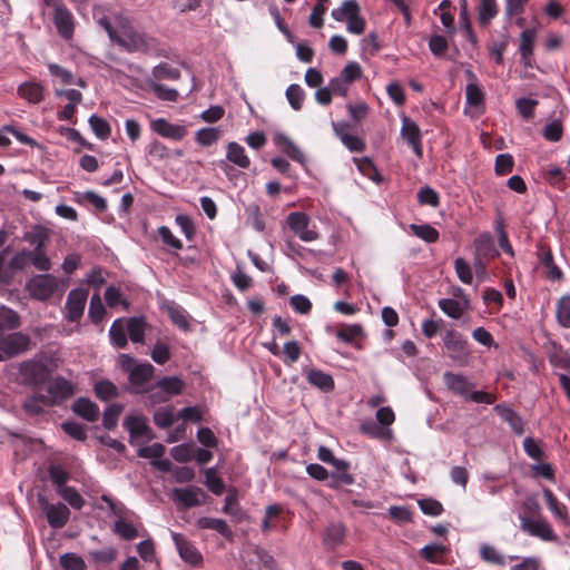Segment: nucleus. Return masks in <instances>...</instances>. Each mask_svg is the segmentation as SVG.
I'll return each mask as SVG.
<instances>
[{"label":"nucleus","mask_w":570,"mask_h":570,"mask_svg":"<svg viewBox=\"0 0 570 570\" xmlns=\"http://www.w3.org/2000/svg\"><path fill=\"white\" fill-rule=\"evenodd\" d=\"M18 94L21 98L31 104H39L43 100V87L37 82H24L19 86Z\"/></svg>","instance_id":"33"},{"label":"nucleus","mask_w":570,"mask_h":570,"mask_svg":"<svg viewBox=\"0 0 570 570\" xmlns=\"http://www.w3.org/2000/svg\"><path fill=\"white\" fill-rule=\"evenodd\" d=\"M285 95L288 100V104L294 110L298 111L302 109L305 99V92L299 85H289L286 89Z\"/></svg>","instance_id":"48"},{"label":"nucleus","mask_w":570,"mask_h":570,"mask_svg":"<svg viewBox=\"0 0 570 570\" xmlns=\"http://www.w3.org/2000/svg\"><path fill=\"white\" fill-rule=\"evenodd\" d=\"M537 38L535 29L528 28L520 33L519 53L521 56V63L525 68L532 69L535 66L533 49Z\"/></svg>","instance_id":"18"},{"label":"nucleus","mask_w":570,"mask_h":570,"mask_svg":"<svg viewBox=\"0 0 570 570\" xmlns=\"http://www.w3.org/2000/svg\"><path fill=\"white\" fill-rule=\"evenodd\" d=\"M480 557L488 563L500 567H504L507 564V558L497 548L487 543L480 547Z\"/></svg>","instance_id":"44"},{"label":"nucleus","mask_w":570,"mask_h":570,"mask_svg":"<svg viewBox=\"0 0 570 570\" xmlns=\"http://www.w3.org/2000/svg\"><path fill=\"white\" fill-rule=\"evenodd\" d=\"M53 23L61 38L70 40L75 32V19L66 6H56L53 10Z\"/></svg>","instance_id":"15"},{"label":"nucleus","mask_w":570,"mask_h":570,"mask_svg":"<svg viewBox=\"0 0 570 570\" xmlns=\"http://www.w3.org/2000/svg\"><path fill=\"white\" fill-rule=\"evenodd\" d=\"M205 497L204 491L197 487L175 488L171 492L173 501L184 509L198 507Z\"/></svg>","instance_id":"13"},{"label":"nucleus","mask_w":570,"mask_h":570,"mask_svg":"<svg viewBox=\"0 0 570 570\" xmlns=\"http://www.w3.org/2000/svg\"><path fill=\"white\" fill-rule=\"evenodd\" d=\"M438 305L445 315L453 320H458L464 312L470 309V299L468 297L460 301L453 298H441Z\"/></svg>","instance_id":"23"},{"label":"nucleus","mask_w":570,"mask_h":570,"mask_svg":"<svg viewBox=\"0 0 570 570\" xmlns=\"http://www.w3.org/2000/svg\"><path fill=\"white\" fill-rule=\"evenodd\" d=\"M71 409L75 414L88 422H96L100 415L98 405L87 397H78Z\"/></svg>","instance_id":"22"},{"label":"nucleus","mask_w":570,"mask_h":570,"mask_svg":"<svg viewBox=\"0 0 570 570\" xmlns=\"http://www.w3.org/2000/svg\"><path fill=\"white\" fill-rule=\"evenodd\" d=\"M275 144L283 148L284 153L294 161L303 164L305 160L304 154L302 150L289 139L287 136L283 134H278L274 138Z\"/></svg>","instance_id":"32"},{"label":"nucleus","mask_w":570,"mask_h":570,"mask_svg":"<svg viewBox=\"0 0 570 570\" xmlns=\"http://www.w3.org/2000/svg\"><path fill=\"white\" fill-rule=\"evenodd\" d=\"M446 548L442 544L432 543L424 546L420 550V556L429 562L438 563L440 559L445 554Z\"/></svg>","instance_id":"54"},{"label":"nucleus","mask_w":570,"mask_h":570,"mask_svg":"<svg viewBox=\"0 0 570 570\" xmlns=\"http://www.w3.org/2000/svg\"><path fill=\"white\" fill-rule=\"evenodd\" d=\"M150 128L160 137L171 139L175 141L184 139L188 134V129L186 126L171 124L165 118H157L153 120L150 122Z\"/></svg>","instance_id":"14"},{"label":"nucleus","mask_w":570,"mask_h":570,"mask_svg":"<svg viewBox=\"0 0 570 570\" xmlns=\"http://www.w3.org/2000/svg\"><path fill=\"white\" fill-rule=\"evenodd\" d=\"M116 24L119 31L112 42H116L127 52H140L157 57L165 56L163 49L158 47L157 39L138 31L127 17L117 16Z\"/></svg>","instance_id":"1"},{"label":"nucleus","mask_w":570,"mask_h":570,"mask_svg":"<svg viewBox=\"0 0 570 570\" xmlns=\"http://www.w3.org/2000/svg\"><path fill=\"white\" fill-rule=\"evenodd\" d=\"M47 392L48 395L41 394L43 405L53 406L71 397L76 392V386L63 376H57L49 382Z\"/></svg>","instance_id":"6"},{"label":"nucleus","mask_w":570,"mask_h":570,"mask_svg":"<svg viewBox=\"0 0 570 570\" xmlns=\"http://www.w3.org/2000/svg\"><path fill=\"white\" fill-rule=\"evenodd\" d=\"M19 374L26 385L39 387L48 381L50 370L41 360H28L20 364Z\"/></svg>","instance_id":"4"},{"label":"nucleus","mask_w":570,"mask_h":570,"mask_svg":"<svg viewBox=\"0 0 570 570\" xmlns=\"http://www.w3.org/2000/svg\"><path fill=\"white\" fill-rule=\"evenodd\" d=\"M58 494L66 501L68 504L76 509L80 510L85 505V499L80 495V493L72 487L58 489Z\"/></svg>","instance_id":"49"},{"label":"nucleus","mask_w":570,"mask_h":570,"mask_svg":"<svg viewBox=\"0 0 570 570\" xmlns=\"http://www.w3.org/2000/svg\"><path fill=\"white\" fill-rule=\"evenodd\" d=\"M345 538V528L341 522H334L327 525L324 533V544L330 548L334 549L337 546H340Z\"/></svg>","instance_id":"31"},{"label":"nucleus","mask_w":570,"mask_h":570,"mask_svg":"<svg viewBox=\"0 0 570 570\" xmlns=\"http://www.w3.org/2000/svg\"><path fill=\"white\" fill-rule=\"evenodd\" d=\"M155 367L150 363H140L130 371L129 382L135 393L147 391V385L153 379Z\"/></svg>","instance_id":"20"},{"label":"nucleus","mask_w":570,"mask_h":570,"mask_svg":"<svg viewBox=\"0 0 570 570\" xmlns=\"http://www.w3.org/2000/svg\"><path fill=\"white\" fill-rule=\"evenodd\" d=\"M27 258L33 265V267L40 272H48L51 269V261L47 255V248L43 249H31L27 253Z\"/></svg>","instance_id":"40"},{"label":"nucleus","mask_w":570,"mask_h":570,"mask_svg":"<svg viewBox=\"0 0 570 570\" xmlns=\"http://www.w3.org/2000/svg\"><path fill=\"white\" fill-rule=\"evenodd\" d=\"M454 269L458 278L463 283L470 285L473 281V271L470 264L462 257L454 261Z\"/></svg>","instance_id":"58"},{"label":"nucleus","mask_w":570,"mask_h":570,"mask_svg":"<svg viewBox=\"0 0 570 570\" xmlns=\"http://www.w3.org/2000/svg\"><path fill=\"white\" fill-rule=\"evenodd\" d=\"M334 134L340 138L342 144L352 153H362L366 148L365 141L358 136L347 132L350 125L345 121L332 122Z\"/></svg>","instance_id":"19"},{"label":"nucleus","mask_w":570,"mask_h":570,"mask_svg":"<svg viewBox=\"0 0 570 570\" xmlns=\"http://www.w3.org/2000/svg\"><path fill=\"white\" fill-rule=\"evenodd\" d=\"M356 13H360V6L356 0H345L338 8L332 10V18L336 21H347Z\"/></svg>","instance_id":"36"},{"label":"nucleus","mask_w":570,"mask_h":570,"mask_svg":"<svg viewBox=\"0 0 570 570\" xmlns=\"http://www.w3.org/2000/svg\"><path fill=\"white\" fill-rule=\"evenodd\" d=\"M225 160L242 169H247L250 166V159L246 155L244 147L236 141L228 142Z\"/></svg>","instance_id":"28"},{"label":"nucleus","mask_w":570,"mask_h":570,"mask_svg":"<svg viewBox=\"0 0 570 570\" xmlns=\"http://www.w3.org/2000/svg\"><path fill=\"white\" fill-rule=\"evenodd\" d=\"M128 335L131 342L142 343L145 338L146 323L142 317H130L127 321Z\"/></svg>","instance_id":"43"},{"label":"nucleus","mask_w":570,"mask_h":570,"mask_svg":"<svg viewBox=\"0 0 570 570\" xmlns=\"http://www.w3.org/2000/svg\"><path fill=\"white\" fill-rule=\"evenodd\" d=\"M499 12L497 0H480L478 19L481 26H488Z\"/></svg>","instance_id":"37"},{"label":"nucleus","mask_w":570,"mask_h":570,"mask_svg":"<svg viewBox=\"0 0 570 570\" xmlns=\"http://www.w3.org/2000/svg\"><path fill=\"white\" fill-rule=\"evenodd\" d=\"M151 76L156 80H177L180 77V71L178 68L173 67L169 63L161 62L153 68Z\"/></svg>","instance_id":"45"},{"label":"nucleus","mask_w":570,"mask_h":570,"mask_svg":"<svg viewBox=\"0 0 570 570\" xmlns=\"http://www.w3.org/2000/svg\"><path fill=\"white\" fill-rule=\"evenodd\" d=\"M31 340L29 335L21 332H14L2 336L0 353L4 358H10L22 354L30 348Z\"/></svg>","instance_id":"9"},{"label":"nucleus","mask_w":570,"mask_h":570,"mask_svg":"<svg viewBox=\"0 0 570 570\" xmlns=\"http://www.w3.org/2000/svg\"><path fill=\"white\" fill-rule=\"evenodd\" d=\"M494 411L500 415V417L507 422L512 431L521 435L524 432V422L522 417L511 407L505 406L504 404H497L494 406Z\"/></svg>","instance_id":"26"},{"label":"nucleus","mask_w":570,"mask_h":570,"mask_svg":"<svg viewBox=\"0 0 570 570\" xmlns=\"http://www.w3.org/2000/svg\"><path fill=\"white\" fill-rule=\"evenodd\" d=\"M151 91L161 100L176 101L178 99V91L156 81H149Z\"/></svg>","instance_id":"57"},{"label":"nucleus","mask_w":570,"mask_h":570,"mask_svg":"<svg viewBox=\"0 0 570 570\" xmlns=\"http://www.w3.org/2000/svg\"><path fill=\"white\" fill-rule=\"evenodd\" d=\"M106 315V308L102 304L101 297L99 294H94L90 298L88 317L95 324H99Z\"/></svg>","instance_id":"46"},{"label":"nucleus","mask_w":570,"mask_h":570,"mask_svg":"<svg viewBox=\"0 0 570 570\" xmlns=\"http://www.w3.org/2000/svg\"><path fill=\"white\" fill-rule=\"evenodd\" d=\"M443 381L446 387L455 395H459L464 401L493 404L497 400L494 394L485 391H473L474 383L462 374H455L453 372H445L443 374Z\"/></svg>","instance_id":"2"},{"label":"nucleus","mask_w":570,"mask_h":570,"mask_svg":"<svg viewBox=\"0 0 570 570\" xmlns=\"http://www.w3.org/2000/svg\"><path fill=\"white\" fill-rule=\"evenodd\" d=\"M175 422L174 409L171 406H161L154 413V423L160 428L166 429Z\"/></svg>","instance_id":"51"},{"label":"nucleus","mask_w":570,"mask_h":570,"mask_svg":"<svg viewBox=\"0 0 570 570\" xmlns=\"http://www.w3.org/2000/svg\"><path fill=\"white\" fill-rule=\"evenodd\" d=\"M109 336L111 342L119 348H125L127 346V336L125 332V327L122 324V320L118 318L116 320L110 328H109Z\"/></svg>","instance_id":"50"},{"label":"nucleus","mask_w":570,"mask_h":570,"mask_svg":"<svg viewBox=\"0 0 570 570\" xmlns=\"http://www.w3.org/2000/svg\"><path fill=\"white\" fill-rule=\"evenodd\" d=\"M57 288V278L47 273L31 277L26 284V289L30 297L40 302L50 299Z\"/></svg>","instance_id":"5"},{"label":"nucleus","mask_w":570,"mask_h":570,"mask_svg":"<svg viewBox=\"0 0 570 570\" xmlns=\"http://www.w3.org/2000/svg\"><path fill=\"white\" fill-rule=\"evenodd\" d=\"M39 503L51 528L61 529L68 523L70 518V510L66 504L61 502L49 503L42 497L39 498Z\"/></svg>","instance_id":"10"},{"label":"nucleus","mask_w":570,"mask_h":570,"mask_svg":"<svg viewBox=\"0 0 570 570\" xmlns=\"http://www.w3.org/2000/svg\"><path fill=\"white\" fill-rule=\"evenodd\" d=\"M335 471L330 474L331 482L328 487L337 489L341 485H352L355 482L354 476L348 472L350 463L345 460L335 462Z\"/></svg>","instance_id":"24"},{"label":"nucleus","mask_w":570,"mask_h":570,"mask_svg":"<svg viewBox=\"0 0 570 570\" xmlns=\"http://www.w3.org/2000/svg\"><path fill=\"white\" fill-rule=\"evenodd\" d=\"M417 202L421 205L438 207L440 204V197L433 188L425 186L417 191Z\"/></svg>","instance_id":"62"},{"label":"nucleus","mask_w":570,"mask_h":570,"mask_svg":"<svg viewBox=\"0 0 570 570\" xmlns=\"http://www.w3.org/2000/svg\"><path fill=\"white\" fill-rule=\"evenodd\" d=\"M401 136L411 146L415 156L422 158V135L417 124L407 117H403Z\"/></svg>","instance_id":"16"},{"label":"nucleus","mask_w":570,"mask_h":570,"mask_svg":"<svg viewBox=\"0 0 570 570\" xmlns=\"http://www.w3.org/2000/svg\"><path fill=\"white\" fill-rule=\"evenodd\" d=\"M542 493H543V497L548 504V508L551 511V513L553 514V517L556 519H558L559 521H561L564 525H569L570 518H569L566 505L558 501L557 497L553 494V492L550 489L543 488Z\"/></svg>","instance_id":"27"},{"label":"nucleus","mask_w":570,"mask_h":570,"mask_svg":"<svg viewBox=\"0 0 570 570\" xmlns=\"http://www.w3.org/2000/svg\"><path fill=\"white\" fill-rule=\"evenodd\" d=\"M305 374L307 382L324 393L332 392L335 387L333 376L322 370L308 368Z\"/></svg>","instance_id":"21"},{"label":"nucleus","mask_w":570,"mask_h":570,"mask_svg":"<svg viewBox=\"0 0 570 570\" xmlns=\"http://www.w3.org/2000/svg\"><path fill=\"white\" fill-rule=\"evenodd\" d=\"M90 557L95 562L107 566L116 560L117 550L114 547H108L102 550H94L90 551Z\"/></svg>","instance_id":"61"},{"label":"nucleus","mask_w":570,"mask_h":570,"mask_svg":"<svg viewBox=\"0 0 570 570\" xmlns=\"http://www.w3.org/2000/svg\"><path fill=\"white\" fill-rule=\"evenodd\" d=\"M446 355L459 366L466 365L470 350L468 341L455 330H449L443 336Z\"/></svg>","instance_id":"3"},{"label":"nucleus","mask_w":570,"mask_h":570,"mask_svg":"<svg viewBox=\"0 0 570 570\" xmlns=\"http://www.w3.org/2000/svg\"><path fill=\"white\" fill-rule=\"evenodd\" d=\"M205 484L216 495L223 494L225 491V484L222 478L217 475L215 468H209L205 472Z\"/></svg>","instance_id":"52"},{"label":"nucleus","mask_w":570,"mask_h":570,"mask_svg":"<svg viewBox=\"0 0 570 570\" xmlns=\"http://www.w3.org/2000/svg\"><path fill=\"white\" fill-rule=\"evenodd\" d=\"M88 293L82 288H73L68 293L65 304V317L69 322H79L83 315Z\"/></svg>","instance_id":"11"},{"label":"nucleus","mask_w":570,"mask_h":570,"mask_svg":"<svg viewBox=\"0 0 570 570\" xmlns=\"http://www.w3.org/2000/svg\"><path fill=\"white\" fill-rule=\"evenodd\" d=\"M124 406L121 404L114 403L109 405L102 416V425L107 430H112L118 423L119 415L121 414Z\"/></svg>","instance_id":"55"},{"label":"nucleus","mask_w":570,"mask_h":570,"mask_svg":"<svg viewBox=\"0 0 570 570\" xmlns=\"http://www.w3.org/2000/svg\"><path fill=\"white\" fill-rule=\"evenodd\" d=\"M286 222L291 230L303 242H313L320 237L314 228H309L311 218L303 212L289 213Z\"/></svg>","instance_id":"8"},{"label":"nucleus","mask_w":570,"mask_h":570,"mask_svg":"<svg viewBox=\"0 0 570 570\" xmlns=\"http://www.w3.org/2000/svg\"><path fill=\"white\" fill-rule=\"evenodd\" d=\"M125 429L129 432L131 438L147 436L150 429L147 424V419L144 415H129L124 422Z\"/></svg>","instance_id":"29"},{"label":"nucleus","mask_w":570,"mask_h":570,"mask_svg":"<svg viewBox=\"0 0 570 570\" xmlns=\"http://www.w3.org/2000/svg\"><path fill=\"white\" fill-rule=\"evenodd\" d=\"M147 154L153 159L161 161L168 159L170 156L169 149L159 140L154 139L147 146Z\"/></svg>","instance_id":"60"},{"label":"nucleus","mask_w":570,"mask_h":570,"mask_svg":"<svg viewBox=\"0 0 570 570\" xmlns=\"http://www.w3.org/2000/svg\"><path fill=\"white\" fill-rule=\"evenodd\" d=\"M520 529L528 534L539 538L543 541H556L558 537L551 524L542 517L530 518L528 515H520Z\"/></svg>","instance_id":"7"},{"label":"nucleus","mask_w":570,"mask_h":570,"mask_svg":"<svg viewBox=\"0 0 570 570\" xmlns=\"http://www.w3.org/2000/svg\"><path fill=\"white\" fill-rule=\"evenodd\" d=\"M20 326V316L11 308L2 307L0 309V328L14 330Z\"/></svg>","instance_id":"59"},{"label":"nucleus","mask_w":570,"mask_h":570,"mask_svg":"<svg viewBox=\"0 0 570 570\" xmlns=\"http://www.w3.org/2000/svg\"><path fill=\"white\" fill-rule=\"evenodd\" d=\"M112 530L121 539L127 541H131L139 537V531L136 528V525L124 518H119L118 520L115 521Z\"/></svg>","instance_id":"42"},{"label":"nucleus","mask_w":570,"mask_h":570,"mask_svg":"<svg viewBox=\"0 0 570 570\" xmlns=\"http://www.w3.org/2000/svg\"><path fill=\"white\" fill-rule=\"evenodd\" d=\"M50 235L49 228L42 225H35L24 234L23 239L33 247L32 249H43L47 248Z\"/></svg>","instance_id":"25"},{"label":"nucleus","mask_w":570,"mask_h":570,"mask_svg":"<svg viewBox=\"0 0 570 570\" xmlns=\"http://www.w3.org/2000/svg\"><path fill=\"white\" fill-rule=\"evenodd\" d=\"M60 564L65 570H86L85 560L73 552L63 553L60 557Z\"/></svg>","instance_id":"56"},{"label":"nucleus","mask_w":570,"mask_h":570,"mask_svg":"<svg viewBox=\"0 0 570 570\" xmlns=\"http://www.w3.org/2000/svg\"><path fill=\"white\" fill-rule=\"evenodd\" d=\"M513 157L510 154H500L495 158V174L499 176L508 175L513 169Z\"/></svg>","instance_id":"63"},{"label":"nucleus","mask_w":570,"mask_h":570,"mask_svg":"<svg viewBox=\"0 0 570 570\" xmlns=\"http://www.w3.org/2000/svg\"><path fill=\"white\" fill-rule=\"evenodd\" d=\"M539 261L548 269L547 277L551 281L562 278V271L554 264L552 252L549 247L541 246L539 248Z\"/></svg>","instance_id":"30"},{"label":"nucleus","mask_w":570,"mask_h":570,"mask_svg":"<svg viewBox=\"0 0 570 570\" xmlns=\"http://www.w3.org/2000/svg\"><path fill=\"white\" fill-rule=\"evenodd\" d=\"M61 428L69 436L75 440L85 441L87 439L86 426L78 422H63Z\"/></svg>","instance_id":"64"},{"label":"nucleus","mask_w":570,"mask_h":570,"mask_svg":"<svg viewBox=\"0 0 570 570\" xmlns=\"http://www.w3.org/2000/svg\"><path fill=\"white\" fill-rule=\"evenodd\" d=\"M222 137V130L218 127H204L196 131L195 141L202 147H209L216 144Z\"/></svg>","instance_id":"35"},{"label":"nucleus","mask_w":570,"mask_h":570,"mask_svg":"<svg viewBox=\"0 0 570 570\" xmlns=\"http://www.w3.org/2000/svg\"><path fill=\"white\" fill-rule=\"evenodd\" d=\"M184 385V381L178 376H165L160 379L155 386H153V390L159 389L165 395L163 396L158 395L156 392H151L149 395L151 403L165 402L169 396L179 395L183 392Z\"/></svg>","instance_id":"12"},{"label":"nucleus","mask_w":570,"mask_h":570,"mask_svg":"<svg viewBox=\"0 0 570 570\" xmlns=\"http://www.w3.org/2000/svg\"><path fill=\"white\" fill-rule=\"evenodd\" d=\"M173 541L180 558L191 566L202 563L203 557L197 548L183 534L171 532Z\"/></svg>","instance_id":"17"},{"label":"nucleus","mask_w":570,"mask_h":570,"mask_svg":"<svg viewBox=\"0 0 570 570\" xmlns=\"http://www.w3.org/2000/svg\"><path fill=\"white\" fill-rule=\"evenodd\" d=\"M410 229L416 237L429 244L436 243L440 238L439 230L430 224H411Z\"/></svg>","instance_id":"39"},{"label":"nucleus","mask_w":570,"mask_h":570,"mask_svg":"<svg viewBox=\"0 0 570 570\" xmlns=\"http://www.w3.org/2000/svg\"><path fill=\"white\" fill-rule=\"evenodd\" d=\"M91 130L99 139H107L111 134V127L109 122L96 115H91L88 119Z\"/></svg>","instance_id":"47"},{"label":"nucleus","mask_w":570,"mask_h":570,"mask_svg":"<svg viewBox=\"0 0 570 570\" xmlns=\"http://www.w3.org/2000/svg\"><path fill=\"white\" fill-rule=\"evenodd\" d=\"M94 390L96 396L102 401H108L118 395L117 386L107 380L97 382L94 386Z\"/></svg>","instance_id":"53"},{"label":"nucleus","mask_w":570,"mask_h":570,"mask_svg":"<svg viewBox=\"0 0 570 570\" xmlns=\"http://www.w3.org/2000/svg\"><path fill=\"white\" fill-rule=\"evenodd\" d=\"M556 320L562 328H570V295H563L558 299Z\"/></svg>","instance_id":"38"},{"label":"nucleus","mask_w":570,"mask_h":570,"mask_svg":"<svg viewBox=\"0 0 570 570\" xmlns=\"http://www.w3.org/2000/svg\"><path fill=\"white\" fill-rule=\"evenodd\" d=\"M469 78L473 79L472 82H469L465 88V96L468 105L472 107H478L483 102L484 95L480 86L475 82V76L472 71H466Z\"/></svg>","instance_id":"41"},{"label":"nucleus","mask_w":570,"mask_h":570,"mask_svg":"<svg viewBox=\"0 0 570 570\" xmlns=\"http://www.w3.org/2000/svg\"><path fill=\"white\" fill-rule=\"evenodd\" d=\"M196 524L199 529L214 530L226 538L232 537V530L223 519L203 517L197 520Z\"/></svg>","instance_id":"34"}]
</instances>
